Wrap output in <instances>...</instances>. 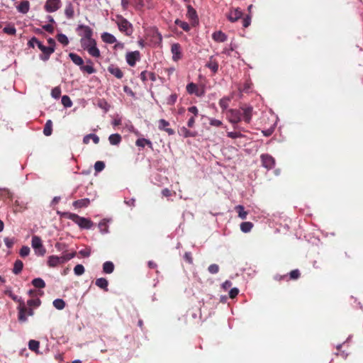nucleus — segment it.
<instances>
[{"label": "nucleus", "instance_id": "obj_1", "mask_svg": "<svg viewBox=\"0 0 363 363\" xmlns=\"http://www.w3.org/2000/svg\"><path fill=\"white\" fill-rule=\"evenodd\" d=\"M57 214H59L60 216V217L65 218L72 220L81 229L89 230L94 225L93 222L89 218L81 217L74 213H71V212H68V211H65V212L57 211Z\"/></svg>", "mask_w": 363, "mask_h": 363}, {"label": "nucleus", "instance_id": "obj_2", "mask_svg": "<svg viewBox=\"0 0 363 363\" xmlns=\"http://www.w3.org/2000/svg\"><path fill=\"white\" fill-rule=\"evenodd\" d=\"M76 256V252L74 251L71 253H67L62 256L50 255L48 257L47 264L50 267H56L62 264Z\"/></svg>", "mask_w": 363, "mask_h": 363}, {"label": "nucleus", "instance_id": "obj_3", "mask_svg": "<svg viewBox=\"0 0 363 363\" xmlns=\"http://www.w3.org/2000/svg\"><path fill=\"white\" fill-rule=\"evenodd\" d=\"M80 44L82 48L86 50L92 57H100L101 52L96 46V41L92 37L90 39H80Z\"/></svg>", "mask_w": 363, "mask_h": 363}, {"label": "nucleus", "instance_id": "obj_4", "mask_svg": "<svg viewBox=\"0 0 363 363\" xmlns=\"http://www.w3.org/2000/svg\"><path fill=\"white\" fill-rule=\"evenodd\" d=\"M116 18V24L119 30L124 33L127 36H130L133 33L132 23L121 15H117Z\"/></svg>", "mask_w": 363, "mask_h": 363}, {"label": "nucleus", "instance_id": "obj_5", "mask_svg": "<svg viewBox=\"0 0 363 363\" xmlns=\"http://www.w3.org/2000/svg\"><path fill=\"white\" fill-rule=\"evenodd\" d=\"M10 298L16 302L19 303V306L18 307V320L21 323H25L28 320L27 316H26V307L25 305L24 301L21 297H18L13 293L10 294Z\"/></svg>", "mask_w": 363, "mask_h": 363}, {"label": "nucleus", "instance_id": "obj_6", "mask_svg": "<svg viewBox=\"0 0 363 363\" xmlns=\"http://www.w3.org/2000/svg\"><path fill=\"white\" fill-rule=\"evenodd\" d=\"M31 246L37 256L43 257L45 255L46 249L43 245L42 240L39 236L34 235L32 237Z\"/></svg>", "mask_w": 363, "mask_h": 363}, {"label": "nucleus", "instance_id": "obj_7", "mask_svg": "<svg viewBox=\"0 0 363 363\" xmlns=\"http://www.w3.org/2000/svg\"><path fill=\"white\" fill-rule=\"evenodd\" d=\"M76 30L78 35L82 37L81 39H90L93 35V30L89 26L84 24L79 25Z\"/></svg>", "mask_w": 363, "mask_h": 363}, {"label": "nucleus", "instance_id": "obj_8", "mask_svg": "<svg viewBox=\"0 0 363 363\" xmlns=\"http://www.w3.org/2000/svg\"><path fill=\"white\" fill-rule=\"evenodd\" d=\"M262 166L267 169H272L275 166L274 158L268 154H262L260 156Z\"/></svg>", "mask_w": 363, "mask_h": 363}, {"label": "nucleus", "instance_id": "obj_9", "mask_svg": "<svg viewBox=\"0 0 363 363\" xmlns=\"http://www.w3.org/2000/svg\"><path fill=\"white\" fill-rule=\"evenodd\" d=\"M140 52L138 50L133 51V52H128L125 55L126 62L130 67H133L135 65L136 62L140 60Z\"/></svg>", "mask_w": 363, "mask_h": 363}, {"label": "nucleus", "instance_id": "obj_10", "mask_svg": "<svg viewBox=\"0 0 363 363\" xmlns=\"http://www.w3.org/2000/svg\"><path fill=\"white\" fill-rule=\"evenodd\" d=\"M60 0H47L44 6L45 10L48 13L56 11L60 8Z\"/></svg>", "mask_w": 363, "mask_h": 363}, {"label": "nucleus", "instance_id": "obj_11", "mask_svg": "<svg viewBox=\"0 0 363 363\" xmlns=\"http://www.w3.org/2000/svg\"><path fill=\"white\" fill-rule=\"evenodd\" d=\"M171 52L172 54V60L177 62L182 57V47L179 43H173L171 46Z\"/></svg>", "mask_w": 363, "mask_h": 363}, {"label": "nucleus", "instance_id": "obj_12", "mask_svg": "<svg viewBox=\"0 0 363 363\" xmlns=\"http://www.w3.org/2000/svg\"><path fill=\"white\" fill-rule=\"evenodd\" d=\"M135 8L136 10H141L145 6L148 9H153L155 8L153 0H135Z\"/></svg>", "mask_w": 363, "mask_h": 363}, {"label": "nucleus", "instance_id": "obj_13", "mask_svg": "<svg viewBox=\"0 0 363 363\" xmlns=\"http://www.w3.org/2000/svg\"><path fill=\"white\" fill-rule=\"evenodd\" d=\"M242 16V12L240 10V8H236L234 9H232L229 11L228 14L227 15L228 19L232 22H236L238 19H240Z\"/></svg>", "mask_w": 363, "mask_h": 363}, {"label": "nucleus", "instance_id": "obj_14", "mask_svg": "<svg viewBox=\"0 0 363 363\" xmlns=\"http://www.w3.org/2000/svg\"><path fill=\"white\" fill-rule=\"evenodd\" d=\"M40 51L42 53L39 55V59L43 62H47L50 59V55L54 52V48L45 45Z\"/></svg>", "mask_w": 363, "mask_h": 363}, {"label": "nucleus", "instance_id": "obj_15", "mask_svg": "<svg viewBox=\"0 0 363 363\" xmlns=\"http://www.w3.org/2000/svg\"><path fill=\"white\" fill-rule=\"evenodd\" d=\"M186 17L192 21V23H198L199 17L196 11L191 5H187Z\"/></svg>", "mask_w": 363, "mask_h": 363}, {"label": "nucleus", "instance_id": "obj_16", "mask_svg": "<svg viewBox=\"0 0 363 363\" xmlns=\"http://www.w3.org/2000/svg\"><path fill=\"white\" fill-rule=\"evenodd\" d=\"M107 70L109 73H111L112 75H113L118 79H122L123 77V72H122V70L118 66L113 64H111L108 67Z\"/></svg>", "mask_w": 363, "mask_h": 363}, {"label": "nucleus", "instance_id": "obj_17", "mask_svg": "<svg viewBox=\"0 0 363 363\" xmlns=\"http://www.w3.org/2000/svg\"><path fill=\"white\" fill-rule=\"evenodd\" d=\"M169 125V123L165 119H160L158 121V128L160 130L165 131L169 135H172L175 132L172 128H167Z\"/></svg>", "mask_w": 363, "mask_h": 363}, {"label": "nucleus", "instance_id": "obj_18", "mask_svg": "<svg viewBox=\"0 0 363 363\" xmlns=\"http://www.w3.org/2000/svg\"><path fill=\"white\" fill-rule=\"evenodd\" d=\"M230 122L233 124H237L242 121V112L238 109H231L230 111Z\"/></svg>", "mask_w": 363, "mask_h": 363}, {"label": "nucleus", "instance_id": "obj_19", "mask_svg": "<svg viewBox=\"0 0 363 363\" xmlns=\"http://www.w3.org/2000/svg\"><path fill=\"white\" fill-rule=\"evenodd\" d=\"M186 91L189 94H195L197 96H202L204 94V91H199L198 86L194 82L189 83L186 85Z\"/></svg>", "mask_w": 363, "mask_h": 363}, {"label": "nucleus", "instance_id": "obj_20", "mask_svg": "<svg viewBox=\"0 0 363 363\" xmlns=\"http://www.w3.org/2000/svg\"><path fill=\"white\" fill-rule=\"evenodd\" d=\"M242 120H243L245 122L249 123L252 119V107L247 106L245 108H242Z\"/></svg>", "mask_w": 363, "mask_h": 363}, {"label": "nucleus", "instance_id": "obj_21", "mask_svg": "<svg viewBox=\"0 0 363 363\" xmlns=\"http://www.w3.org/2000/svg\"><path fill=\"white\" fill-rule=\"evenodd\" d=\"M140 78L143 82H145L148 79L151 80L152 82H155L157 79L156 74L154 72H147L146 70L143 71L140 73Z\"/></svg>", "mask_w": 363, "mask_h": 363}, {"label": "nucleus", "instance_id": "obj_22", "mask_svg": "<svg viewBox=\"0 0 363 363\" xmlns=\"http://www.w3.org/2000/svg\"><path fill=\"white\" fill-rule=\"evenodd\" d=\"M90 204V200L88 198H84L74 201L72 206L74 208H86Z\"/></svg>", "mask_w": 363, "mask_h": 363}, {"label": "nucleus", "instance_id": "obj_23", "mask_svg": "<svg viewBox=\"0 0 363 363\" xmlns=\"http://www.w3.org/2000/svg\"><path fill=\"white\" fill-rule=\"evenodd\" d=\"M178 133L184 138H194L197 135V132L189 130L184 126L180 128Z\"/></svg>", "mask_w": 363, "mask_h": 363}, {"label": "nucleus", "instance_id": "obj_24", "mask_svg": "<svg viewBox=\"0 0 363 363\" xmlns=\"http://www.w3.org/2000/svg\"><path fill=\"white\" fill-rule=\"evenodd\" d=\"M86 63H87V65H84L83 64V65L80 67V70L82 72H86L87 74H89L95 73L96 69L93 67L92 61L90 59H89L86 60Z\"/></svg>", "mask_w": 363, "mask_h": 363}, {"label": "nucleus", "instance_id": "obj_25", "mask_svg": "<svg viewBox=\"0 0 363 363\" xmlns=\"http://www.w3.org/2000/svg\"><path fill=\"white\" fill-rule=\"evenodd\" d=\"M18 12L26 14L29 11L30 3L27 0H23L20 2L19 5L16 7Z\"/></svg>", "mask_w": 363, "mask_h": 363}, {"label": "nucleus", "instance_id": "obj_26", "mask_svg": "<svg viewBox=\"0 0 363 363\" xmlns=\"http://www.w3.org/2000/svg\"><path fill=\"white\" fill-rule=\"evenodd\" d=\"M212 38L216 42L223 43L227 40L228 36L225 33L219 30V31H216L213 33Z\"/></svg>", "mask_w": 363, "mask_h": 363}, {"label": "nucleus", "instance_id": "obj_27", "mask_svg": "<svg viewBox=\"0 0 363 363\" xmlns=\"http://www.w3.org/2000/svg\"><path fill=\"white\" fill-rule=\"evenodd\" d=\"M102 40L108 44H113L116 43V38L111 33L104 32L101 34Z\"/></svg>", "mask_w": 363, "mask_h": 363}, {"label": "nucleus", "instance_id": "obj_28", "mask_svg": "<svg viewBox=\"0 0 363 363\" xmlns=\"http://www.w3.org/2000/svg\"><path fill=\"white\" fill-rule=\"evenodd\" d=\"M135 145L139 147H145V145L148 146L151 150H153V145L152 143L149 140L146 138H138L136 142Z\"/></svg>", "mask_w": 363, "mask_h": 363}, {"label": "nucleus", "instance_id": "obj_29", "mask_svg": "<svg viewBox=\"0 0 363 363\" xmlns=\"http://www.w3.org/2000/svg\"><path fill=\"white\" fill-rule=\"evenodd\" d=\"M69 57L70 58V60H72V62L77 65V66H79V68L83 65L84 64V60L83 59L79 56L76 53H74V52H70L69 54Z\"/></svg>", "mask_w": 363, "mask_h": 363}, {"label": "nucleus", "instance_id": "obj_30", "mask_svg": "<svg viewBox=\"0 0 363 363\" xmlns=\"http://www.w3.org/2000/svg\"><path fill=\"white\" fill-rule=\"evenodd\" d=\"M95 284L99 287L100 289L104 290L105 291H108V280L106 278H99L96 280Z\"/></svg>", "mask_w": 363, "mask_h": 363}, {"label": "nucleus", "instance_id": "obj_31", "mask_svg": "<svg viewBox=\"0 0 363 363\" xmlns=\"http://www.w3.org/2000/svg\"><path fill=\"white\" fill-rule=\"evenodd\" d=\"M121 136L118 133H113L109 135L108 137V141L111 145H118L121 142Z\"/></svg>", "mask_w": 363, "mask_h": 363}, {"label": "nucleus", "instance_id": "obj_32", "mask_svg": "<svg viewBox=\"0 0 363 363\" xmlns=\"http://www.w3.org/2000/svg\"><path fill=\"white\" fill-rule=\"evenodd\" d=\"M65 14L68 19L73 18L74 11L72 2H67L65 9Z\"/></svg>", "mask_w": 363, "mask_h": 363}, {"label": "nucleus", "instance_id": "obj_33", "mask_svg": "<svg viewBox=\"0 0 363 363\" xmlns=\"http://www.w3.org/2000/svg\"><path fill=\"white\" fill-rule=\"evenodd\" d=\"M92 140L94 144H98L99 143V138L98 135H96L94 133H89L88 135H86L83 138V143L84 144H88L89 143V140Z\"/></svg>", "mask_w": 363, "mask_h": 363}, {"label": "nucleus", "instance_id": "obj_34", "mask_svg": "<svg viewBox=\"0 0 363 363\" xmlns=\"http://www.w3.org/2000/svg\"><path fill=\"white\" fill-rule=\"evenodd\" d=\"M114 270V264L111 261H106L103 264V272L106 274H111Z\"/></svg>", "mask_w": 363, "mask_h": 363}, {"label": "nucleus", "instance_id": "obj_35", "mask_svg": "<svg viewBox=\"0 0 363 363\" xmlns=\"http://www.w3.org/2000/svg\"><path fill=\"white\" fill-rule=\"evenodd\" d=\"M206 66L209 68L213 73H216L218 70V64L216 61L213 60V57H210L209 61Z\"/></svg>", "mask_w": 363, "mask_h": 363}, {"label": "nucleus", "instance_id": "obj_36", "mask_svg": "<svg viewBox=\"0 0 363 363\" xmlns=\"http://www.w3.org/2000/svg\"><path fill=\"white\" fill-rule=\"evenodd\" d=\"M52 133V122L50 119L48 120L43 128V134L45 136H50Z\"/></svg>", "mask_w": 363, "mask_h": 363}, {"label": "nucleus", "instance_id": "obj_37", "mask_svg": "<svg viewBox=\"0 0 363 363\" xmlns=\"http://www.w3.org/2000/svg\"><path fill=\"white\" fill-rule=\"evenodd\" d=\"M240 226L241 231L242 233H249L251 231V230L253 227V223L250 221H245V222L241 223Z\"/></svg>", "mask_w": 363, "mask_h": 363}, {"label": "nucleus", "instance_id": "obj_38", "mask_svg": "<svg viewBox=\"0 0 363 363\" xmlns=\"http://www.w3.org/2000/svg\"><path fill=\"white\" fill-rule=\"evenodd\" d=\"M235 209L236 212L238 213V216L241 219H242V220L246 219L247 216V212L246 211H245V208L243 206L238 205L235 207Z\"/></svg>", "mask_w": 363, "mask_h": 363}, {"label": "nucleus", "instance_id": "obj_39", "mask_svg": "<svg viewBox=\"0 0 363 363\" xmlns=\"http://www.w3.org/2000/svg\"><path fill=\"white\" fill-rule=\"evenodd\" d=\"M23 267V263L21 260L17 259L14 262L13 273L15 274H18L21 272Z\"/></svg>", "mask_w": 363, "mask_h": 363}, {"label": "nucleus", "instance_id": "obj_40", "mask_svg": "<svg viewBox=\"0 0 363 363\" xmlns=\"http://www.w3.org/2000/svg\"><path fill=\"white\" fill-rule=\"evenodd\" d=\"M32 284L38 289H43L45 287V282L42 278H35L32 280Z\"/></svg>", "mask_w": 363, "mask_h": 363}, {"label": "nucleus", "instance_id": "obj_41", "mask_svg": "<svg viewBox=\"0 0 363 363\" xmlns=\"http://www.w3.org/2000/svg\"><path fill=\"white\" fill-rule=\"evenodd\" d=\"M39 347H40V342L38 340H30L28 342V348L30 350L35 352L36 353L39 352H38Z\"/></svg>", "mask_w": 363, "mask_h": 363}, {"label": "nucleus", "instance_id": "obj_42", "mask_svg": "<svg viewBox=\"0 0 363 363\" xmlns=\"http://www.w3.org/2000/svg\"><path fill=\"white\" fill-rule=\"evenodd\" d=\"M53 306L57 310H62L65 307V301L62 298H56L52 302Z\"/></svg>", "mask_w": 363, "mask_h": 363}, {"label": "nucleus", "instance_id": "obj_43", "mask_svg": "<svg viewBox=\"0 0 363 363\" xmlns=\"http://www.w3.org/2000/svg\"><path fill=\"white\" fill-rule=\"evenodd\" d=\"M174 23L182 28L184 31L188 32L190 30V26L188 23L181 21L179 18H177L174 21Z\"/></svg>", "mask_w": 363, "mask_h": 363}, {"label": "nucleus", "instance_id": "obj_44", "mask_svg": "<svg viewBox=\"0 0 363 363\" xmlns=\"http://www.w3.org/2000/svg\"><path fill=\"white\" fill-rule=\"evenodd\" d=\"M56 38L58 42L64 46H66L69 44V39L66 35L63 33H59L57 35Z\"/></svg>", "mask_w": 363, "mask_h": 363}, {"label": "nucleus", "instance_id": "obj_45", "mask_svg": "<svg viewBox=\"0 0 363 363\" xmlns=\"http://www.w3.org/2000/svg\"><path fill=\"white\" fill-rule=\"evenodd\" d=\"M99 228L101 233L105 234L108 232V225L106 220H102L99 223Z\"/></svg>", "mask_w": 363, "mask_h": 363}, {"label": "nucleus", "instance_id": "obj_46", "mask_svg": "<svg viewBox=\"0 0 363 363\" xmlns=\"http://www.w3.org/2000/svg\"><path fill=\"white\" fill-rule=\"evenodd\" d=\"M237 48H238V45L235 43L231 41V43H230L229 48H226L223 49L222 52L228 56H230L231 55V52L235 50Z\"/></svg>", "mask_w": 363, "mask_h": 363}, {"label": "nucleus", "instance_id": "obj_47", "mask_svg": "<svg viewBox=\"0 0 363 363\" xmlns=\"http://www.w3.org/2000/svg\"><path fill=\"white\" fill-rule=\"evenodd\" d=\"M61 102L65 108H69L72 106V101L69 96L64 95L62 96Z\"/></svg>", "mask_w": 363, "mask_h": 363}, {"label": "nucleus", "instance_id": "obj_48", "mask_svg": "<svg viewBox=\"0 0 363 363\" xmlns=\"http://www.w3.org/2000/svg\"><path fill=\"white\" fill-rule=\"evenodd\" d=\"M84 272H85L84 267L81 264H77L74 268V273L77 276L82 275L84 273Z\"/></svg>", "mask_w": 363, "mask_h": 363}, {"label": "nucleus", "instance_id": "obj_49", "mask_svg": "<svg viewBox=\"0 0 363 363\" xmlns=\"http://www.w3.org/2000/svg\"><path fill=\"white\" fill-rule=\"evenodd\" d=\"M98 106L107 112L110 108V105L105 99H100L98 101Z\"/></svg>", "mask_w": 363, "mask_h": 363}, {"label": "nucleus", "instance_id": "obj_50", "mask_svg": "<svg viewBox=\"0 0 363 363\" xmlns=\"http://www.w3.org/2000/svg\"><path fill=\"white\" fill-rule=\"evenodd\" d=\"M40 304L41 301L38 298L34 299H29L27 301V305L29 306L30 307L33 306L38 308L40 306Z\"/></svg>", "mask_w": 363, "mask_h": 363}, {"label": "nucleus", "instance_id": "obj_51", "mask_svg": "<svg viewBox=\"0 0 363 363\" xmlns=\"http://www.w3.org/2000/svg\"><path fill=\"white\" fill-rule=\"evenodd\" d=\"M55 247L57 251L62 252L63 255H65V252H67V245L65 243L56 242L55 245Z\"/></svg>", "mask_w": 363, "mask_h": 363}, {"label": "nucleus", "instance_id": "obj_52", "mask_svg": "<svg viewBox=\"0 0 363 363\" xmlns=\"http://www.w3.org/2000/svg\"><path fill=\"white\" fill-rule=\"evenodd\" d=\"M4 33L9 35H15L16 33V29L13 26H6L3 29Z\"/></svg>", "mask_w": 363, "mask_h": 363}, {"label": "nucleus", "instance_id": "obj_53", "mask_svg": "<svg viewBox=\"0 0 363 363\" xmlns=\"http://www.w3.org/2000/svg\"><path fill=\"white\" fill-rule=\"evenodd\" d=\"M61 95V89L59 86L54 87L51 91V96L54 99H59Z\"/></svg>", "mask_w": 363, "mask_h": 363}, {"label": "nucleus", "instance_id": "obj_54", "mask_svg": "<svg viewBox=\"0 0 363 363\" xmlns=\"http://www.w3.org/2000/svg\"><path fill=\"white\" fill-rule=\"evenodd\" d=\"M227 136L232 139H236V138L245 137V135L243 134H242L240 132H237V131L228 132Z\"/></svg>", "mask_w": 363, "mask_h": 363}, {"label": "nucleus", "instance_id": "obj_55", "mask_svg": "<svg viewBox=\"0 0 363 363\" xmlns=\"http://www.w3.org/2000/svg\"><path fill=\"white\" fill-rule=\"evenodd\" d=\"M105 168V163L102 161H97L94 164V169L96 172H101Z\"/></svg>", "mask_w": 363, "mask_h": 363}, {"label": "nucleus", "instance_id": "obj_56", "mask_svg": "<svg viewBox=\"0 0 363 363\" xmlns=\"http://www.w3.org/2000/svg\"><path fill=\"white\" fill-rule=\"evenodd\" d=\"M208 271L209 273L212 274H216L219 271V267L216 264H211V265L208 266Z\"/></svg>", "mask_w": 363, "mask_h": 363}, {"label": "nucleus", "instance_id": "obj_57", "mask_svg": "<svg viewBox=\"0 0 363 363\" xmlns=\"http://www.w3.org/2000/svg\"><path fill=\"white\" fill-rule=\"evenodd\" d=\"M177 99V94H172L167 99V104L168 105H174Z\"/></svg>", "mask_w": 363, "mask_h": 363}, {"label": "nucleus", "instance_id": "obj_58", "mask_svg": "<svg viewBox=\"0 0 363 363\" xmlns=\"http://www.w3.org/2000/svg\"><path fill=\"white\" fill-rule=\"evenodd\" d=\"M228 101H229V99H228V98H223V99H220V101H219L220 107L223 110L227 109V108L228 107Z\"/></svg>", "mask_w": 363, "mask_h": 363}, {"label": "nucleus", "instance_id": "obj_59", "mask_svg": "<svg viewBox=\"0 0 363 363\" xmlns=\"http://www.w3.org/2000/svg\"><path fill=\"white\" fill-rule=\"evenodd\" d=\"M30 251L29 247L25 245L21 248L19 254L21 257H25L29 255Z\"/></svg>", "mask_w": 363, "mask_h": 363}, {"label": "nucleus", "instance_id": "obj_60", "mask_svg": "<svg viewBox=\"0 0 363 363\" xmlns=\"http://www.w3.org/2000/svg\"><path fill=\"white\" fill-rule=\"evenodd\" d=\"M79 253L84 257H89L91 255V249L90 247H86L81 250Z\"/></svg>", "mask_w": 363, "mask_h": 363}, {"label": "nucleus", "instance_id": "obj_61", "mask_svg": "<svg viewBox=\"0 0 363 363\" xmlns=\"http://www.w3.org/2000/svg\"><path fill=\"white\" fill-rule=\"evenodd\" d=\"M289 277L291 279H297L300 277L299 270L297 269L292 270L289 273Z\"/></svg>", "mask_w": 363, "mask_h": 363}, {"label": "nucleus", "instance_id": "obj_62", "mask_svg": "<svg viewBox=\"0 0 363 363\" xmlns=\"http://www.w3.org/2000/svg\"><path fill=\"white\" fill-rule=\"evenodd\" d=\"M222 121L218 119L210 118L209 120V124L212 126L220 127L222 125Z\"/></svg>", "mask_w": 363, "mask_h": 363}, {"label": "nucleus", "instance_id": "obj_63", "mask_svg": "<svg viewBox=\"0 0 363 363\" xmlns=\"http://www.w3.org/2000/svg\"><path fill=\"white\" fill-rule=\"evenodd\" d=\"M184 259L190 264H193L192 255L190 252H186L184 255Z\"/></svg>", "mask_w": 363, "mask_h": 363}, {"label": "nucleus", "instance_id": "obj_64", "mask_svg": "<svg viewBox=\"0 0 363 363\" xmlns=\"http://www.w3.org/2000/svg\"><path fill=\"white\" fill-rule=\"evenodd\" d=\"M38 43V38L35 36L32 37L28 42V46L29 48H34Z\"/></svg>", "mask_w": 363, "mask_h": 363}]
</instances>
